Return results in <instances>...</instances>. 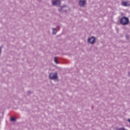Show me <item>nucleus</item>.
I'll list each match as a JSON object with an SVG mask.
<instances>
[{
  "label": "nucleus",
  "mask_w": 130,
  "mask_h": 130,
  "mask_svg": "<svg viewBox=\"0 0 130 130\" xmlns=\"http://www.w3.org/2000/svg\"><path fill=\"white\" fill-rule=\"evenodd\" d=\"M120 23L122 25H127L129 23L128 18L127 17H123L120 19Z\"/></svg>",
  "instance_id": "nucleus-1"
},
{
  "label": "nucleus",
  "mask_w": 130,
  "mask_h": 130,
  "mask_svg": "<svg viewBox=\"0 0 130 130\" xmlns=\"http://www.w3.org/2000/svg\"><path fill=\"white\" fill-rule=\"evenodd\" d=\"M49 78L51 80H55V79H57V73H51L49 75Z\"/></svg>",
  "instance_id": "nucleus-2"
},
{
  "label": "nucleus",
  "mask_w": 130,
  "mask_h": 130,
  "mask_svg": "<svg viewBox=\"0 0 130 130\" xmlns=\"http://www.w3.org/2000/svg\"><path fill=\"white\" fill-rule=\"evenodd\" d=\"M52 3L53 6H60V0H52Z\"/></svg>",
  "instance_id": "nucleus-3"
},
{
  "label": "nucleus",
  "mask_w": 130,
  "mask_h": 130,
  "mask_svg": "<svg viewBox=\"0 0 130 130\" xmlns=\"http://www.w3.org/2000/svg\"><path fill=\"white\" fill-rule=\"evenodd\" d=\"M95 38L94 37H91L90 39H88V42L90 43L91 44H93V43H95Z\"/></svg>",
  "instance_id": "nucleus-4"
},
{
  "label": "nucleus",
  "mask_w": 130,
  "mask_h": 130,
  "mask_svg": "<svg viewBox=\"0 0 130 130\" xmlns=\"http://www.w3.org/2000/svg\"><path fill=\"white\" fill-rule=\"evenodd\" d=\"M85 4H86V1L85 0H80L79 1V5L80 6H81V7H84Z\"/></svg>",
  "instance_id": "nucleus-5"
},
{
  "label": "nucleus",
  "mask_w": 130,
  "mask_h": 130,
  "mask_svg": "<svg viewBox=\"0 0 130 130\" xmlns=\"http://www.w3.org/2000/svg\"><path fill=\"white\" fill-rule=\"evenodd\" d=\"M122 5L124 6L125 7H127V6H128L127 2H122Z\"/></svg>",
  "instance_id": "nucleus-6"
},
{
  "label": "nucleus",
  "mask_w": 130,
  "mask_h": 130,
  "mask_svg": "<svg viewBox=\"0 0 130 130\" xmlns=\"http://www.w3.org/2000/svg\"><path fill=\"white\" fill-rule=\"evenodd\" d=\"M56 32H57V31L56 30V29L53 28V34L55 35V34H56Z\"/></svg>",
  "instance_id": "nucleus-7"
},
{
  "label": "nucleus",
  "mask_w": 130,
  "mask_h": 130,
  "mask_svg": "<svg viewBox=\"0 0 130 130\" xmlns=\"http://www.w3.org/2000/svg\"><path fill=\"white\" fill-rule=\"evenodd\" d=\"M10 120L11 121H15V120H16V118L12 117Z\"/></svg>",
  "instance_id": "nucleus-8"
},
{
  "label": "nucleus",
  "mask_w": 130,
  "mask_h": 130,
  "mask_svg": "<svg viewBox=\"0 0 130 130\" xmlns=\"http://www.w3.org/2000/svg\"><path fill=\"white\" fill-rule=\"evenodd\" d=\"M54 61H55V62H56V63H58V62H57V58H56V57H54Z\"/></svg>",
  "instance_id": "nucleus-9"
},
{
  "label": "nucleus",
  "mask_w": 130,
  "mask_h": 130,
  "mask_svg": "<svg viewBox=\"0 0 130 130\" xmlns=\"http://www.w3.org/2000/svg\"><path fill=\"white\" fill-rule=\"evenodd\" d=\"M128 121L130 123V119H128Z\"/></svg>",
  "instance_id": "nucleus-10"
},
{
  "label": "nucleus",
  "mask_w": 130,
  "mask_h": 130,
  "mask_svg": "<svg viewBox=\"0 0 130 130\" xmlns=\"http://www.w3.org/2000/svg\"><path fill=\"white\" fill-rule=\"evenodd\" d=\"M1 48H0V53H1Z\"/></svg>",
  "instance_id": "nucleus-11"
}]
</instances>
